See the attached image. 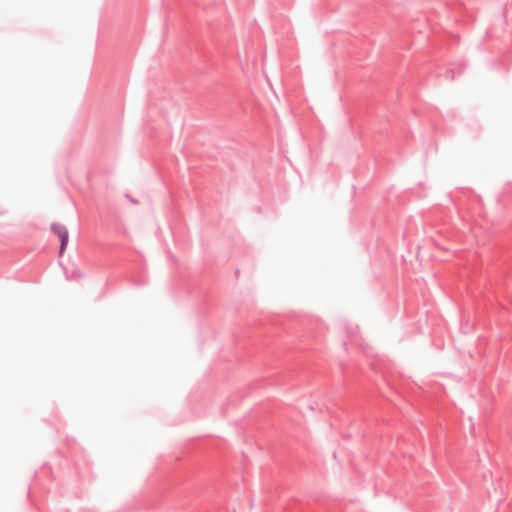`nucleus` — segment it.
Returning a JSON list of instances; mask_svg holds the SVG:
<instances>
[{
	"mask_svg": "<svg viewBox=\"0 0 512 512\" xmlns=\"http://www.w3.org/2000/svg\"><path fill=\"white\" fill-rule=\"evenodd\" d=\"M68 238H69L68 233L65 235H62L60 237V241H61L60 253H62L64 251V249L68 243Z\"/></svg>",
	"mask_w": 512,
	"mask_h": 512,
	"instance_id": "nucleus-2",
	"label": "nucleus"
},
{
	"mask_svg": "<svg viewBox=\"0 0 512 512\" xmlns=\"http://www.w3.org/2000/svg\"><path fill=\"white\" fill-rule=\"evenodd\" d=\"M53 231L57 234V236L60 238L62 235L67 234V230L64 226L60 224H54L52 226Z\"/></svg>",
	"mask_w": 512,
	"mask_h": 512,
	"instance_id": "nucleus-1",
	"label": "nucleus"
}]
</instances>
